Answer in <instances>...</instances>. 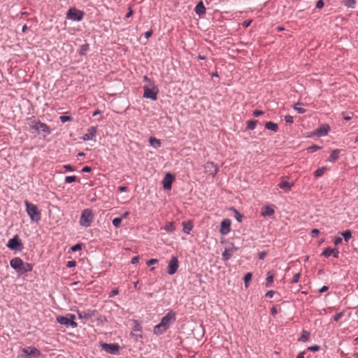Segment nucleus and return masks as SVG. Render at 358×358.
Segmentation results:
<instances>
[{
  "label": "nucleus",
  "instance_id": "obj_1",
  "mask_svg": "<svg viewBox=\"0 0 358 358\" xmlns=\"http://www.w3.org/2000/svg\"><path fill=\"white\" fill-rule=\"evenodd\" d=\"M94 219V214L92 209L85 208L82 211L79 223L80 225L87 228L91 226Z\"/></svg>",
  "mask_w": 358,
  "mask_h": 358
},
{
  "label": "nucleus",
  "instance_id": "obj_2",
  "mask_svg": "<svg viewBox=\"0 0 358 358\" xmlns=\"http://www.w3.org/2000/svg\"><path fill=\"white\" fill-rule=\"evenodd\" d=\"M26 211L30 219L33 222H38L41 220V211L36 205L30 203L29 201H24Z\"/></svg>",
  "mask_w": 358,
  "mask_h": 358
},
{
  "label": "nucleus",
  "instance_id": "obj_3",
  "mask_svg": "<svg viewBox=\"0 0 358 358\" xmlns=\"http://www.w3.org/2000/svg\"><path fill=\"white\" fill-rule=\"evenodd\" d=\"M85 13L75 7L70 8L66 13V18L73 21H81Z\"/></svg>",
  "mask_w": 358,
  "mask_h": 358
},
{
  "label": "nucleus",
  "instance_id": "obj_4",
  "mask_svg": "<svg viewBox=\"0 0 358 358\" xmlns=\"http://www.w3.org/2000/svg\"><path fill=\"white\" fill-rule=\"evenodd\" d=\"M75 318L76 316L74 315L69 314L67 317L58 316L57 317V321L60 324L75 328L78 326L77 323L74 321Z\"/></svg>",
  "mask_w": 358,
  "mask_h": 358
},
{
  "label": "nucleus",
  "instance_id": "obj_5",
  "mask_svg": "<svg viewBox=\"0 0 358 358\" xmlns=\"http://www.w3.org/2000/svg\"><path fill=\"white\" fill-rule=\"evenodd\" d=\"M6 246L12 250L22 251L23 249V243L18 235H15L13 238H10Z\"/></svg>",
  "mask_w": 358,
  "mask_h": 358
},
{
  "label": "nucleus",
  "instance_id": "obj_6",
  "mask_svg": "<svg viewBox=\"0 0 358 358\" xmlns=\"http://www.w3.org/2000/svg\"><path fill=\"white\" fill-rule=\"evenodd\" d=\"M176 321V313L173 311L169 312L165 316H164L160 322L161 326L169 329L170 324Z\"/></svg>",
  "mask_w": 358,
  "mask_h": 358
},
{
  "label": "nucleus",
  "instance_id": "obj_7",
  "mask_svg": "<svg viewBox=\"0 0 358 358\" xmlns=\"http://www.w3.org/2000/svg\"><path fill=\"white\" fill-rule=\"evenodd\" d=\"M30 127L35 131H41L48 134H50V129L49 127L46 124L43 123L40 121H33L31 122V124L30 125Z\"/></svg>",
  "mask_w": 358,
  "mask_h": 358
},
{
  "label": "nucleus",
  "instance_id": "obj_8",
  "mask_svg": "<svg viewBox=\"0 0 358 358\" xmlns=\"http://www.w3.org/2000/svg\"><path fill=\"white\" fill-rule=\"evenodd\" d=\"M143 97L146 99H150L153 101L157 99L158 90L156 87L149 88L147 86L143 87Z\"/></svg>",
  "mask_w": 358,
  "mask_h": 358
},
{
  "label": "nucleus",
  "instance_id": "obj_9",
  "mask_svg": "<svg viewBox=\"0 0 358 358\" xmlns=\"http://www.w3.org/2000/svg\"><path fill=\"white\" fill-rule=\"evenodd\" d=\"M179 267L178 258L175 256H173L171 260L169 262L167 273L169 275H173L176 273L178 268Z\"/></svg>",
  "mask_w": 358,
  "mask_h": 358
},
{
  "label": "nucleus",
  "instance_id": "obj_10",
  "mask_svg": "<svg viewBox=\"0 0 358 358\" xmlns=\"http://www.w3.org/2000/svg\"><path fill=\"white\" fill-rule=\"evenodd\" d=\"M24 262L20 257H14L10 261V267L21 274Z\"/></svg>",
  "mask_w": 358,
  "mask_h": 358
},
{
  "label": "nucleus",
  "instance_id": "obj_11",
  "mask_svg": "<svg viewBox=\"0 0 358 358\" xmlns=\"http://www.w3.org/2000/svg\"><path fill=\"white\" fill-rule=\"evenodd\" d=\"M102 348L108 353L116 355L120 350V345L117 343H102Z\"/></svg>",
  "mask_w": 358,
  "mask_h": 358
},
{
  "label": "nucleus",
  "instance_id": "obj_12",
  "mask_svg": "<svg viewBox=\"0 0 358 358\" xmlns=\"http://www.w3.org/2000/svg\"><path fill=\"white\" fill-rule=\"evenodd\" d=\"M204 171L214 178L217 173V167L213 162H208L204 165Z\"/></svg>",
  "mask_w": 358,
  "mask_h": 358
},
{
  "label": "nucleus",
  "instance_id": "obj_13",
  "mask_svg": "<svg viewBox=\"0 0 358 358\" xmlns=\"http://www.w3.org/2000/svg\"><path fill=\"white\" fill-rule=\"evenodd\" d=\"M231 222L229 219H224L220 224V232L222 235H227L231 231Z\"/></svg>",
  "mask_w": 358,
  "mask_h": 358
},
{
  "label": "nucleus",
  "instance_id": "obj_14",
  "mask_svg": "<svg viewBox=\"0 0 358 358\" xmlns=\"http://www.w3.org/2000/svg\"><path fill=\"white\" fill-rule=\"evenodd\" d=\"M22 351L26 355V357L30 356L34 357H38L41 355L39 350H38L35 347L31 346L22 348Z\"/></svg>",
  "mask_w": 358,
  "mask_h": 358
},
{
  "label": "nucleus",
  "instance_id": "obj_15",
  "mask_svg": "<svg viewBox=\"0 0 358 358\" xmlns=\"http://www.w3.org/2000/svg\"><path fill=\"white\" fill-rule=\"evenodd\" d=\"M175 179L174 175L167 173L163 180V187L164 189L169 190L171 189V185Z\"/></svg>",
  "mask_w": 358,
  "mask_h": 358
},
{
  "label": "nucleus",
  "instance_id": "obj_16",
  "mask_svg": "<svg viewBox=\"0 0 358 358\" xmlns=\"http://www.w3.org/2000/svg\"><path fill=\"white\" fill-rule=\"evenodd\" d=\"M96 132V127H90L87 129V133L82 136L81 139L84 141H90L95 136Z\"/></svg>",
  "mask_w": 358,
  "mask_h": 358
},
{
  "label": "nucleus",
  "instance_id": "obj_17",
  "mask_svg": "<svg viewBox=\"0 0 358 358\" xmlns=\"http://www.w3.org/2000/svg\"><path fill=\"white\" fill-rule=\"evenodd\" d=\"M330 127L327 124L322 125L315 131V134L318 136H324L328 134Z\"/></svg>",
  "mask_w": 358,
  "mask_h": 358
},
{
  "label": "nucleus",
  "instance_id": "obj_18",
  "mask_svg": "<svg viewBox=\"0 0 358 358\" xmlns=\"http://www.w3.org/2000/svg\"><path fill=\"white\" fill-rule=\"evenodd\" d=\"M331 255H333V256L335 258H338V255H339V252H338V249H336V248L331 249L330 248H327L322 253V255H323L326 257H329Z\"/></svg>",
  "mask_w": 358,
  "mask_h": 358
},
{
  "label": "nucleus",
  "instance_id": "obj_19",
  "mask_svg": "<svg viewBox=\"0 0 358 358\" xmlns=\"http://www.w3.org/2000/svg\"><path fill=\"white\" fill-rule=\"evenodd\" d=\"M293 185V182H289L283 178L282 180L278 184V187L280 189H284L285 192H288L291 189Z\"/></svg>",
  "mask_w": 358,
  "mask_h": 358
},
{
  "label": "nucleus",
  "instance_id": "obj_20",
  "mask_svg": "<svg viewBox=\"0 0 358 358\" xmlns=\"http://www.w3.org/2000/svg\"><path fill=\"white\" fill-rule=\"evenodd\" d=\"M275 211H274V208H273V206H264L262 208V215L264 216V217H266V216H271L274 214Z\"/></svg>",
  "mask_w": 358,
  "mask_h": 358
},
{
  "label": "nucleus",
  "instance_id": "obj_21",
  "mask_svg": "<svg viewBox=\"0 0 358 358\" xmlns=\"http://www.w3.org/2000/svg\"><path fill=\"white\" fill-rule=\"evenodd\" d=\"M194 10L195 13L199 16H201L206 13V8L202 1H200L196 6Z\"/></svg>",
  "mask_w": 358,
  "mask_h": 358
},
{
  "label": "nucleus",
  "instance_id": "obj_22",
  "mask_svg": "<svg viewBox=\"0 0 358 358\" xmlns=\"http://www.w3.org/2000/svg\"><path fill=\"white\" fill-rule=\"evenodd\" d=\"M182 226H183V229H182L183 232L187 234H189L193 229V223L192 221L183 222Z\"/></svg>",
  "mask_w": 358,
  "mask_h": 358
},
{
  "label": "nucleus",
  "instance_id": "obj_23",
  "mask_svg": "<svg viewBox=\"0 0 358 358\" xmlns=\"http://www.w3.org/2000/svg\"><path fill=\"white\" fill-rule=\"evenodd\" d=\"M340 152H341V150L338 149H336V150H333L331 154L330 155L328 160L330 162H336L338 159Z\"/></svg>",
  "mask_w": 358,
  "mask_h": 358
},
{
  "label": "nucleus",
  "instance_id": "obj_24",
  "mask_svg": "<svg viewBox=\"0 0 358 358\" xmlns=\"http://www.w3.org/2000/svg\"><path fill=\"white\" fill-rule=\"evenodd\" d=\"M233 249H225L222 254L223 261H227L232 257Z\"/></svg>",
  "mask_w": 358,
  "mask_h": 358
},
{
  "label": "nucleus",
  "instance_id": "obj_25",
  "mask_svg": "<svg viewBox=\"0 0 358 358\" xmlns=\"http://www.w3.org/2000/svg\"><path fill=\"white\" fill-rule=\"evenodd\" d=\"M265 127L268 130H271V131H273L274 132H276L278 131V124L274 123V122H267L265 124Z\"/></svg>",
  "mask_w": 358,
  "mask_h": 358
},
{
  "label": "nucleus",
  "instance_id": "obj_26",
  "mask_svg": "<svg viewBox=\"0 0 358 358\" xmlns=\"http://www.w3.org/2000/svg\"><path fill=\"white\" fill-rule=\"evenodd\" d=\"M166 330H167V329H166L163 326L162 327L161 324L159 323V324H158L157 325H156L155 327V328H154V333L156 335H161L163 333H164Z\"/></svg>",
  "mask_w": 358,
  "mask_h": 358
},
{
  "label": "nucleus",
  "instance_id": "obj_27",
  "mask_svg": "<svg viewBox=\"0 0 358 358\" xmlns=\"http://www.w3.org/2000/svg\"><path fill=\"white\" fill-rule=\"evenodd\" d=\"M310 337V332L306 330H303L301 336L298 339L299 342H306Z\"/></svg>",
  "mask_w": 358,
  "mask_h": 358
},
{
  "label": "nucleus",
  "instance_id": "obj_28",
  "mask_svg": "<svg viewBox=\"0 0 358 358\" xmlns=\"http://www.w3.org/2000/svg\"><path fill=\"white\" fill-rule=\"evenodd\" d=\"M303 103L297 102L294 106V110H296L299 114L305 113L306 110L304 108L301 107V106H303Z\"/></svg>",
  "mask_w": 358,
  "mask_h": 358
},
{
  "label": "nucleus",
  "instance_id": "obj_29",
  "mask_svg": "<svg viewBox=\"0 0 358 358\" xmlns=\"http://www.w3.org/2000/svg\"><path fill=\"white\" fill-rule=\"evenodd\" d=\"M32 269H33V265L31 264L24 262L21 274H24L25 273L31 271Z\"/></svg>",
  "mask_w": 358,
  "mask_h": 358
},
{
  "label": "nucleus",
  "instance_id": "obj_30",
  "mask_svg": "<svg viewBox=\"0 0 358 358\" xmlns=\"http://www.w3.org/2000/svg\"><path fill=\"white\" fill-rule=\"evenodd\" d=\"M231 210H232L234 213V217H235V219L238 222H241L242 220H243V215L241 213H239L236 208H234L233 207L231 208Z\"/></svg>",
  "mask_w": 358,
  "mask_h": 358
},
{
  "label": "nucleus",
  "instance_id": "obj_31",
  "mask_svg": "<svg viewBox=\"0 0 358 358\" xmlns=\"http://www.w3.org/2000/svg\"><path fill=\"white\" fill-rule=\"evenodd\" d=\"M149 142H150V144L155 148L161 146L160 141L154 137L150 138Z\"/></svg>",
  "mask_w": 358,
  "mask_h": 358
},
{
  "label": "nucleus",
  "instance_id": "obj_32",
  "mask_svg": "<svg viewBox=\"0 0 358 358\" xmlns=\"http://www.w3.org/2000/svg\"><path fill=\"white\" fill-rule=\"evenodd\" d=\"M78 317L79 318H85V319H90L92 317V315H94L93 313H91V312H78Z\"/></svg>",
  "mask_w": 358,
  "mask_h": 358
},
{
  "label": "nucleus",
  "instance_id": "obj_33",
  "mask_svg": "<svg viewBox=\"0 0 358 358\" xmlns=\"http://www.w3.org/2000/svg\"><path fill=\"white\" fill-rule=\"evenodd\" d=\"M257 124V120H251L247 122V129L253 130L255 129Z\"/></svg>",
  "mask_w": 358,
  "mask_h": 358
},
{
  "label": "nucleus",
  "instance_id": "obj_34",
  "mask_svg": "<svg viewBox=\"0 0 358 358\" xmlns=\"http://www.w3.org/2000/svg\"><path fill=\"white\" fill-rule=\"evenodd\" d=\"M345 242H348L352 237V232L350 230H346L341 233Z\"/></svg>",
  "mask_w": 358,
  "mask_h": 358
},
{
  "label": "nucleus",
  "instance_id": "obj_35",
  "mask_svg": "<svg viewBox=\"0 0 358 358\" xmlns=\"http://www.w3.org/2000/svg\"><path fill=\"white\" fill-rule=\"evenodd\" d=\"M273 282V275L271 274L270 272L267 273V277L266 278V286L267 287H271V284Z\"/></svg>",
  "mask_w": 358,
  "mask_h": 358
},
{
  "label": "nucleus",
  "instance_id": "obj_36",
  "mask_svg": "<svg viewBox=\"0 0 358 358\" xmlns=\"http://www.w3.org/2000/svg\"><path fill=\"white\" fill-rule=\"evenodd\" d=\"M343 4L350 8H354L356 5V0H345L343 1Z\"/></svg>",
  "mask_w": 358,
  "mask_h": 358
},
{
  "label": "nucleus",
  "instance_id": "obj_37",
  "mask_svg": "<svg viewBox=\"0 0 358 358\" xmlns=\"http://www.w3.org/2000/svg\"><path fill=\"white\" fill-rule=\"evenodd\" d=\"M90 45L88 43H85L81 45L80 50V55H84L86 52L89 50Z\"/></svg>",
  "mask_w": 358,
  "mask_h": 358
},
{
  "label": "nucleus",
  "instance_id": "obj_38",
  "mask_svg": "<svg viewBox=\"0 0 358 358\" xmlns=\"http://www.w3.org/2000/svg\"><path fill=\"white\" fill-rule=\"evenodd\" d=\"M164 229L167 232H173L175 230V227L173 222H169L164 227Z\"/></svg>",
  "mask_w": 358,
  "mask_h": 358
},
{
  "label": "nucleus",
  "instance_id": "obj_39",
  "mask_svg": "<svg viewBox=\"0 0 358 358\" xmlns=\"http://www.w3.org/2000/svg\"><path fill=\"white\" fill-rule=\"evenodd\" d=\"M325 169L324 167L317 169L314 173L315 176L316 178L321 177L324 174Z\"/></svg>",
  "mask_w": 358,
  "mask_h": 358
},
{
  "label": "nucleus",
  "instance_id": "obj_40",
  "mask_svg": "<svg viewBox=\"0 0 358 358\" xmlns=\"http://www.w3.org/2000/svg\"><path fill=\"white\" fill-rule=\"evenodd\" d=\"M122 218L115 217L113 220V224L115 227L118 228L120 227Z\"/></svg>",
  "mask_w": 358,
  "mask_h": 358
},
{
  "label": "nucleus",
  "instance_id": "obj_41",
  "mask_svg": "<svg viewBox=\"0 0 358 358\" xmlns=\"http://www.w3.org/2000/svg\"><path fill=\"white\" fill-rule=\"evenodd\" d=\"M77 177L75 176H66L64 181L66 183H71L77 180Z\"/></svg>",
  "mask_w": 358,
  "mask_h": 358
},
{
  "label": "nucleus",
  "instance_id": "obj_42",
  "mask_svg": "<svg viewBox=\"0 0 358 358\" xmlns=\"http://www.w3.org/2000/svg\"><path fill=\"white\" fill-rule=\"evenodd\" d=\"M252 273H247L245 276H244V282H245V285L246 287H248V282L251 280L252 279Z\"/></svg>",
  "mask_w": 358,
  "mask_h": 358
},
{
  "label": "nucleus",
  "instance_id": "obj_43",
  "mask_svg": "<svg viewBox=\"0 0 358 358\" xmlns=\"http://www.w3.org/2000/svg\"><path fill=\"white\" fill-rule=\"evenodd\" d=\"M72 117L68 115H62L59 117V120L62 123H65L66 122L71 121Z\"/></svg>",
  "mask_w": 358,
  "mask_h": 358
},
{
  "label": "nucleus",
  "instance_id": "obj_44",
  "mask_svg": "<svg viewBox=\"0 0 358 358\" xmlns=\"http://www.w3.org/2000/svg\"><path fill=\"white\" fill-rule=\"evenodd\" d=\"M320 149H321L320 146L317 145H313L308 148V150L309 152H314Z\"/></svg>",
  "mask_w": 358,
  "mask_h": 358
},
{
  "label": "nucleus",
  "instance_id": "obj_45",
  "mask_svg": "<svg viewBox=\"0 0 358 358\" xmlns=\"http://www.w3.org/2000/svg\"><path fill=\"white\" fill-rule=\"evenodd\" d=\"M83 248V244L82 243H78L75 245H73V247H71V250L72 252H76V251H78V250H80Z\"/></svg>",
  "mask_w": 358,
  "mask_h": 358
},
{
  "label": "nucleus",
  "instance_id": "obj_46",
  "mask_svg": "<svg viewBox=\"0 0 358 358\" xmlns=\"http://www.w3.org/2000/svg\"><path fill=\"white\" fill-rule=\"evenodd\" d=\"M300 276H301V273L299 272L296 273L293 276V278L292 280V283H297L299 280Z\"/></svg>",
  "mask_w": 358,
  "mask_h": 358
},
{
  "label": "nucleus",
  "instance_id": "obj_47",
  "mask_svg": "<svg viewBox=\"0 0 358 358\" xmlns=\"http://www.w3.org/2000/svg\"><path fill=\"white\" fill-rule=\"evenodd\" d=\"M76 266V262L74 260L69 261L66 264L68 268H73Z\"/></svg>",
  "mask_w": 358,
  "mask_h": 358
},
{
  "label": "nucleus",
  "instance_id": "obj_48",
  "mask_svg": "<svg viewBox=\"0 0 358 358\" xmlns=\"http://www.w3.org/2000/svg\"><path fill=\"white\" fill-rule=\"evenodd\" d=\"M343 315V313L342 312L338 313H336V314L334 316V317H333L334 321H335V322L338 321V320L341 318V317H342Z\"/></svg>",
  "mask_w": 358,
  "mask_h": 358
},
{
  "label": "nucleus",
  "instance_id": "obj_49",
  "mask_svg": "<svg viewBox=\"0 0 358 358\" xmlns=\"http://www.w3.org/2000/svg\"><path fill=\"white\" fill-rule=\"evenodd\" d=\"M285 120L287 123L292 124L293 123V117L289 115H285Z\"/></svg>",
  "mask_w": 358,
  "mask_h": 358
},
{
  "label": "nucleus",
  "instance_id": "obj_50",
  "mask_svg": "<svg viewBox=\"0 0 358 358\" xmlns=\"http://www.w3.org/2000/svg\"><path fill=\"white\" fill-rule=\"evenodd\" d=\"M263 114H264V111L260 110H255L252 113V115L255 117H259Z\"/></svg>",
  "mask_w": 358,
  "mask_h": 358
},
{
  "label": "nucleus",
  "instance_id": "obj_51",
  "mask_svg": "<svg viewBox=\"0 0 358 358\" xmlns=\"http://www.w3.org/2000/svg\"><path fill=\"white\" fill-rule=\"evenodd\" d=\"M342 115L345 121H349L352 119V116L348 114L347 113L343 112Z\"/></svg>",
  "mask_w": 358,
  "mask_h": 358
},
{
  "label": "nucleus",
  "instance_id": "obj_52",
  "mask_svg": "<svg viewBox=\"0 0 358 358\" xmlns=\"http://www.w3.org/2000/svg\"><path fill=\"white\" fill-rule=\"evenodd\" d=\"M320 346L317 345H314L313 346H310L308 348V350L313 351V352H317L320 350Z\"/></svg>",
  "mask_w": 358,
  "mask_h": 358
},
{
  "label": "nucleus",
  "instance_id": "obj_53",
  "mask_svg": "<svg viewBox=\"0 0 358 358\" xmlns=\"http://www.w3.org/2000/svg\"><path fill=\"white\" fill-rule=\"evenodd\" d=\"M64 169L66 171H75V169L70 164L64 165Z\"/></svg>",
  "mask_w": 358,
  "mask_h": 358
},
{
  "label": "nucleus",
  "instance_id": "obj_54",
  "mask_svg": "<svg viewBox=\"0 0 358 358\" xmlns=\"http://www.w3.org/2000/svg\"><path fill=\"white\" fill-rule=\"evenodd\" d=\"M157 262H158V260L157 259H151L147 262V265L151 266V265L157 264Z\"/></svg>",
  "mask_w": 358,
  "mask_h": 358
},
{
  "label": "nucleus",
  "instance_id": "obj_55",
  "mask_svg": "<svg viewBox=\"0 0 358 358\" xmlns=\"http://www.w3.org/2000/svg\"><path fill=\"white\" fill-rule=\"evenodd\" d=\"M324 6V1L322 0H319L316 3V8H322Z\"/></svg>",
  "mask_w": 358,
  "mask_h": 358
},
{
  "label": "nucleus",
  "instance_id": "obj_56",
  "mask_svg": "<svg viewBox=\"0 0 358 358\" xmlns=\"http://www.w3.org/2000/svg\"><path fill=\"white\" fill-rule=\"evenodd\" d=\"M320 234V231L317 229H313L311 231V235L313 237H317Z\"/></svg>",
  "mask_w": 358,
  "mask_h": 358
},
{
  "label": "nucleus",
  "instance_id": "obj_57",
  "mask_svg": "<svg viewBox=\"0 0 358 358\" xmlns=\"http://www.w3.org/2000/svg\"><path fill=\"white\" fill-rule=\"evenodd\" d=\"M271 314L273 315V316H275V315L278 314V310H277V307L276 306H273L271 308Z\"/></svg>",
  "mask_w": 358,
  "mask_h": 358
},
{
  "label": "nucleus",
  "instance_id": "obj_58",
  "mask_svg": "<svg viewBox=\"0 0 358 358\" xmlns=\"http://www.w3.org/2000/svg\"><path fill=\"white\" fill-rule=\"evenodd\" d=\"M119 293V291L117 289H113L110 294H109V297H113V296H115V295L118 294Z\"/></svg>",
  "mask_w": 358,
  "mask_h": 358
},
{
  "label": "nucleus",
  "instance_id": "obj_59",
  "mask_svg": "<svg viewBox=\"0 0 358 358\" xmlns=\"http://www.w3.org/2000/svg\"><path fill=\"white\" fill-rule=\"evenodd\" d=\"M252 23V20H245L243 22V27L245 28L248 27Z\"/></svg>",
  "mask_w": 358,
  "mask_h": 358
},
{
  "label": "nucleus",
  "instance_id": "obj_60",
  "mask_svg": "<svg viewBox=\"0 0 358 358\" xmlns=\"http://www.w3.org/2000/svg\"><path fill=\"white\" fill-rule=\"evenodd\" d=\"M275 294V292L273 290L268 291L266 294V297L272 298Z\"/></svg>",
  "mask_w": 358,
  "mask_h": 358
},
{
  "label": "nucleus",
  "instance_id": "obj_61",
  "mask_svg": "<svg viewBox=\"0 0 358 358\" xmlns=\"http://www.w3.org/2000/svg\"><path fill=\"white\" fill-rule=\"evenodd\" d=\"M334 244H335L336 245H338V244H340V243H342V238H340V237H336V238H334Z\"/></svg>",
  "mask_w": 358,
  "mask_h": 358
},
{
  "label": "nucleus",
  "instance_id": "obj_62",
  "mask_svg": "<svg viewBox=\"0 0 358 358\" xmlns=\"http://www.w3.org/2000/svg\"><path fill=\"white\" fill-rule=\"evenodd\" d=\"M139 261V257L138 256H135L132 259H131V264H137Z\"/></svg>",
  "mask_w": 358,
  "mask_h": 358
},
{
  "label": "nucleus",
  "instance_id": "obj_63",
  "mask_svg": "<svg viewBox=\"0 0 358 358\" xmlns=\"http://www.w3.org/2000/svg\"><path fill=\"white\" fill-rule=\"evenodd\" d=\"M91 170H92V169H91V167L86 166H84V167L83 168V169H82V172H84V173H89V172H90V171H91Z\"/></svg>",
  "mask_w": 358,
  "mask_h": 358
},
{
  "label": "nucleus",
  "instance_id": "obj_64",
  "mask_svg": "<svg viewBox=\"0 0 358 358\" xmlns=\"http://www.w3.org/2000/svg\"><path fill=\"white\" fill-rule=\"evenodd\" d=\"M152 31L149 30L145 33V36L146 38H148L152 36Z\"/></svg>",
  "mask_w": 358,
  "mask_h": 358
}]
</instances>
